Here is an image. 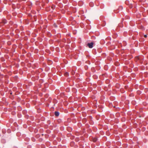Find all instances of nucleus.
<instances>
[{
  "mask_svg": "<svg viewBox=\"0 0 148 148\" xmlns=\"http://www.w3.org/2000/svg\"><path fill=\"white\" fill-rule=\"evenodd\" d=\"M93 43L92 42H91L90 43H88L87 44V46L90 48H92L93 47Z\"/></svg>",
  "mask_w": 148,
  "mask_h": 148,
  "instance_id": "obj_1",
  "label": "nucleus"
},
{
  "mask_svg": "<svg viewBox=\"0 0 148 148\" xmlns=\"http://www.w3.org/2000/svg\"><path fill=\"white\" fill-rule=\"evenodd\" d=\"M55 114L56 116H59V112H57V111L55 112Z\"/></svg>",
  "mask_w": 148,
  "mask_h": 148,
  "instance_id": "obj_2",
  "label": "nucleus"
},
{
  "mask_svg": "<svg viewBox=\"0 0 148 148\" xmlns=\"http://www.w3.org/2000/svg\"><path fill=\"white\" fill-rule=\"evenodd\" d=\"M123 9V7L122 6H120L119 7V10H121Z\"/></svg>",
  "mask_w": 148,
  "mask_h": 148,
  "instance_id": "obj_3",
  "label": "nucleus"
},
{
  "mask_svg": "<svg viewBox=\"0 0 148 148\" xmlns=\"http://www.w3.org/2000/svg\"><path fill=\"white\" fill-rule=\"evenodd\" d=\"M125 3L126 4H127V5H129V2L127 1H126L125 2Z\"/></svg>",
  "mask_w": 148,
  "mask_h": 148,
  "instance_id": "obj_4",
  "label": "nucleus"
},
{
  "mask_svg": "<svg viewBox=\"0 0 148 148\" xmlns=\"http://www.w3.org/2000/svg\"><path fill=\"white\" fill-rule=\"evenodd\" d=\"M97 138H94L93 139V141L94 142H95L96 141H97Z\"/></svg>",
  "mask_w": 148,
  "mask_h": 148,
  "instance_id": "obj_5",
  "label": "nucleus"
},
{
  "mask_svg": "<svg viewBox=\"0 0 148 148\" xmlns=\"http://www.w3.org/2000/svg\"><path fill=\"white\" fill-rule=\"evenodd\" d=\"M65 75L66 76H67L68 75V73L66 72L65 73Z\"/></svg>",
  "mask_w": 148,
  "mask_h": 148,
  "instance_id": "obj_6",
  "label": "nucleus"
},
{
  "mask_svg": "<svg viewBox=\"0 0 148 148\" xmlns=\"http://www.w3.org/2000/svg\"><path fill=\"white\" fill-rule=\"evenodd\" d=\"M3 21L4 23L5 24L7 22V21L6 20H4V21Z\"/></svg>",
  "mask_w": 148,
  "mask_h": 148,
  "instance_id": "obj_7",
  "label": "nucleus"
},
{
  "mask_svg": "<svg viewBox=\"0 0 148 148\" xmlns=\"http://www.w3.org/2000/svg\"><path fill=\"white\" fill-rule=\"evenodd\" d=\"M130 8H132L133 7L132 6V5L131 4H130Z\"/></svg>",
  "mask_w": 148,
  "mask_h": 148,
  "instance_id": "obj_8",
  "label": "nucleus"
},
{
  "mask_svg": "<svg viewBox=\"0 0 148 148\" xmlns=\"http://www.w3.org/2000/svg\"><path fill=\"white\" fill-rule=\"evenodd\" d=\"M144 37L145 38H147V35H144Z\"/></svg>",
  "mask_w": 148,
  "mask_h": 148,
  "instance_id": "obj_9",
  "label": "nucleus"
},
{
  "mask_svg": "<svg viewBox=\"0 0 148 148\" xmlns=\"http://www.w3.org/2000/svg\"><path fill=\"white\" fill-rule=\"evenodd\" d=\"M91 4H92V5H93V4H92V3H90V5H91Z\"/></svg>",
  "mask_w": 148,
  "mask_h": 148,
  "instance_id": "obj_10",
  "label": "nucleus"
},
{
  "mask_svg": "<svg viewBox=\"0 0 148 148\" xmlns=\"http://www.w3.org/2000/svg\"><path fill=\"white\" fill-rule=\"evenodd\" d=\"M91 5V6H92V5H92V4H91V5Z\"/></svg>",
  "mask_w": 148,
  "mask_h": 148,
  "instance_id": "obj_11",
  "label": "nucleus"
}]
</instances>
